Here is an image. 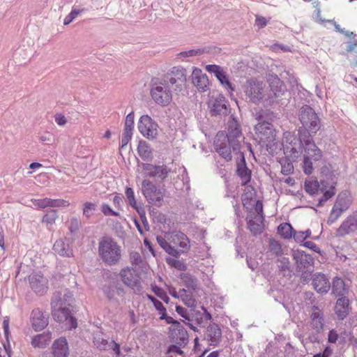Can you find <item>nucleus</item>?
I'll list each match as a JSON object with an SVG mask.
<instances>
[{
	"instance_id": "f257e3e1",
	"label": "nucleus",
	"mask_w": 357,
	"mask_h": 357,
	"mask_svg": "<svg viewBox=\"0 0 357 357\" xmlns=\"http://www.w3.org/2000/svg\"><path fill=\"white\" fill-rule=\"evenodd\" d=\"M244 139L241 126L236 118H232L227 123V132L220 131L214 140V147L217 153L226 161L232 160L233 153H240L241 142Z\"/></svg>"
},
{
	"instance_id": "f03ea898",
	"label": "nucleus",
	"mask_w": 357,
	"mask_h": 357,
	"mask_svg": "<svg viewBox=\"0 0 357 357\" xmlns=\"http://www.w3.org/2000/svg\"><path fill=\"white\" fill-rule=\"evenodd\" d=\"M298 119L302 124L298 132H301L303 138L304 135L312 138V134L317 133L321 127V119L313 108L309 105H303L299 110Z\"/></svg>"
},
{
	"instance_id": "7ed1b4c3",
	"label": "nucleus",
	"mask_w": 357,
	"mask_h": 357,
	"mask_svg": "<svg viewBox=\"0 0 357 357\" xmlns=\"http://www.w3.org/2000/svg\"><path fill=\"white\" fill-rule=\"evenodd\" d=\"M303 141L307 144L303 149V170L307 175H310L314 171V162L320 161L323 157L322 151L316 145L313 138H309L304 135Z\"/></svg>"
},
{
	"instance_id": "20e7f679",
	"label": "nucleus",
	"mask_w": 357,
	"mask_h": 357,
	"mask_svg": "<svg viewBox=\"0 0 357 357\" xmlns=\"http://www.w3.org/2000/svg\"><path fill=\"white\" fill-rule=\"evenodd\" d=\"M174 88L162 77L153 80L151 84L150 95L154 102L161 107H166L172 100Z\"/></svg>"
},
{
	"instance_id": "39448f33",
	"label": "nucleus",
	"mask_w": 357,
	"mask_h": 357,
	"mask_svg": "<svg viewBox=\"0 0 357 357\" xmlns=\"http://www.w3.org/2000/svg\"><path fill=\"white\" fill-rule=\"evenodd\" d=\"M52 314L54 319L59 323L68 322L70 329L77 327V319L72 315L71 310L62 305L61 294H54L52 301Z\"/></svg>"
},
{
	"instance_id": "423d86ee",
	"label": "nucleus",
	"mask_w": 357,
	"mask_h": 357,
	"mask_svg": "<svg viewBox=\"0 0 357 357\" xmlns=\"http://www.w3.org/2000/svg\"><path fill=\"white\" fill-rule=\"evenodd\" d=\"M307 142L303 141L301 132H298V137L290 132L284 134L282 142L284 154L287 157H291L293 160L301 156L303 149Z\"/></svg>"
},
{
	"instance_id": "0eeeda50",
	"label": "nucleus",
	"mask_w": 357,
	"mask_h": 357,
	"mask_svg": "<svg viewBox=\"0 0 357 357\" xmlns=\"http://www.w3.org/2000/svg\"><path fill=\"white\" fill-rule=\"evenodd\" d=\"M98 252L102 261L109 265L116 264L121 257V249L110 238H104L99 242Z\"/></svg>"
},
{
	"instance_id": "6e6552de",
	"label": "nucleus",
	"mask_w": 357,
	"mask_h": 357,
	"mask_svg": "<svg viewBox=\"0 0 357 357\" xmlns=\"http://www.w3.org/2000/svg\"><path fill=\"white\" fill-rule=\"evenodd\" d=\"M165 189L158 188L155 184L148 179L142 182V192L147 202L157 207H160L164 202Z\"/></svg>"
},
{
	"instance_id": "1a4fd4ad",
	"label": "nucleus",
	"mask_w": 357,
	"mask_h": 357,
	"mask_svg": "<svg viewBox=\"0 0 357 357\" xmlns=\"http://www.w3.org/2000/svg\"><path fill=\"white\" fill-rule=\"evenodd\" d=\"M201 309L202 312L196 309V307L190 308L188 322H185L192 331L199 334L202 333V329H198L195 325L199 326L202 328L206 321L212 319L211 314L204 306H202Z\"/></svg>"
},
{
	"instance_id": "9d476101",
	"label": "nucleus",
	"mask_w": 357,
	"mask_h": 357,
	"mask_svg": "<svg viewBox=\"0 0 357 357\" xmlns=\"http://www.w3.org/2000/svg\"><path fill=\"white\" fill-rule=\"evenodd\" d=\"M163 78L174 88L175 91H181L187 80V71L181 66H175Z\"/></svg>"
},
{
	"instance_id": "9b49d317",
	"label": "nucleus",
	"mask_w": 357,
	"mask_h": 357,
	"mask_svg": "<svg viewBox=\"0 0 357 357\" xmlns=\"http://www.w3.org/2000/svg\"><path fill=\"white\" fill-rule=\"evenodd\" d=\"M168 241H170L171 247L178 252V258L181 254H185L190 250V240L184 233L173 232L169 235Z\"/></svg>"
},
{
	"instance_id": "f8f14e48",
	"label": "nucleus",
	"mask_w": 357,
	"mask_h": 357,
	"mask_svg": "<svg viewBox=\"0 0 357 357\" xmlns=\"http://www.w3.org/2000/svg\"><path fill=\"white\" fill-rule=\"evenodd\" d=\"M201 329V336L210 346H217L220 342L222 331L217 324L210 323L206 327L203 325Z\"/></svg>"
},
{
	"instance_id": "ddd939ff",
	"label": "nucleus",
	"mask_w": 357,
	"mask_h": 357,
	"mask_svg": "<svg viewBox=\"0 0 357 357\" xmlns=\"http://www.w3.org/2000/svg\"><path fill=\"white\" fill-rule=\"evenodd\" d=\"M259 123L255 126L256 133L260 139L268 144L273 143L275 139V131L272 123L266 121H262L259 115L257 118Z\"/></svg>"
},
{
	"instance_id": "4468645a",
	"label": "nucleus",
	"mask_w": 357,
	"mask_h": 357,
	"mask_svg": "<svg viewBox=\"0 0 357 357\" xmlns=\"http://www.w3.org/2000/svg\"><path fill=\"white\" fill-rule=\"evenodd\" d=\"M205 69L208 73L213 74L222 86L227 91L231 93L235 90V86L230 82L227 72L222 67L215 64H209L206 66Z\"/></svg>"
},
{
	"instance_id": "2eb2a0df",
	"label": "nucleus",
	"mask_w": 357,
	"mask_h": 357,
	"mask_svg": "<svg viewBox=\"0 0 357 357\" xmlns=\"http://www.w3.org/2000/svg\"><path fill=\"white\" fill-rule=\"evenodd\" d=\"M138 130L148 139H154L158 135V124L148 115H143L138 122Z\"/></svg>"
},
{
	"instance_id": "dca6fc26",
	"label": "nucleus",
	"mask_w": 357,
	"mask_h": 357,
	"mask_svg": "<svg viewBox=\"0 0 357 357\" xmlns=\"http://www.w3.org/2000/svg\"><path fill=\"white\" fill-rule=\"evenodd\" d=\"M142 168L146 172V176L151 178H156L163 181L168 176L171 169L167 165H155L151 163H143Z\"/></svg>"
},
{
	"instance_id": "f3484780",
	"label": "nucleus",
	"mask_w": 357,
	"mask_h": 357,
	"mask_svg": "<svg viewBox=\"0 0 357 357\" xmlns=\"http://www.w3.org/2000/svg\"><path fill=\"white\" fill-rule=\"evenodd\" d=\"M120 276L126 286L133 289H140V277L135 269L130 267L124 268L121 271Z\"/></svg>"
},
{
	"instance_id": "a211bd4d",
	"label": "nucleus",
	"mask_w": 357,
	"mask_h": 357,
	"mask_svg": "<svg viewBox=\"0 0 357 357\" xmlns=\"http://www.w3.org/2000/svg\"><path fill=\"white\" fill-rule=\"evenodd\" d=\"M292 257L295 261L298 272H303L305 270H307L314 265L313 257L310 255L306 254L303 250H293Z\"/></svg>"
},
{
	"instance_id": "6ab92c4d",
	"label": "nucleus",
	"mask_w": 357,
	"mask_h": 357,
	"mask_svg": "<svg viewBox=\"0 0 357 357\" xmlns=\"http://www.w3.org/2000/svg\"><path fill=\"white\" fill-rule=\"evenodd\" d=\"M29 281L31 288L36 294L43 295L47 291L48 280L40 272L30 275Z\"/></svg>"
},
{
	"instance_id": "aec40b11",
	"label": "nucleus",
	"mask_w": 357,
	"mask_h": 357,
	"mask_svg": "<svg viewBox=\"0 0 357 357\" xmlns=\"http://www.w3.org/2000/svg\"><path fill=\"white\" fill-rule=\"evenodd\" d=\"M239 156L240 160L236 164V174L240 177L242 185H248L251 180L252 172L251 170L247 167L244 153L242 151L240 153H234Z\"/></svg>"
},
{
	"instance_id": "412c9836",
	"label": "nucleus",
	"mask_w": 357,
	"mask_h": 357,
	"mask_svg": "<svg viewBox=\"0 0 357 357\" xmlns=\"http://www.w3.org/2000/svg\"><path fill=\"white\" fill-rule=\"evenodd\" d=\"M245 92L249 100L255 104L259 102L264 96L261 84L256 81L249 82Z\"/></svg>"
},
{
	"instance_id": "4be33fe9",
	"label": "nucleus",
	"mask_w": 357,
	"mask_h": 357,
	"mask_svg": "<svg viewBox=\"0 0 357 357\" xmlns=\"http://www.w3.org/2000/svg\"><path fill=\"white\" fill-rule=\"evenodd\" d=\"M170 337L175 344L180 347H185L188 343V333L185 328L181 324H178L175 328H170Z\"/></svg>"
},
{
	"instance_id": "5701e85b",
	"label": "nucleus",
	"mask_w": 357,
	"mask_h": 357,
	"mask_svg": "<svg viewBox=\"0 0 357 357\" xmlns=\"http://www.w3.org/2000/svg\"><path fill=\"white\" fill-rule=\"evenodd\" d=\"M48 315L40 309H34L31 312V321L32 327L36 331L43 330L48 325Z\"/></svg>"
},
{
	"instance_id": "b1692460",
	"label": "nucleus",
	"mask_w": 357,
	"mask_h": 357,
	"mask_svg": "<svg viewBox=\"0 0 357 357\" xmlns=\"http://www.w3.org/2000/svg\"><path fill=\"white\" fill-rule=\"evenodd\" d=\"M210 112L212 116H225L229 113L227 100L222 96H219L209 104Z\"/></svg>"
},
{
	"instance_id": "393cba45",
	"label": "nucleus",
	"mask_w": 357,
	"mask_h": 357,
	"mask_svg": "<svg viewBox=\"0 0 357 357\" xmlns=\"http://www.w3.org/2000/svg\"><path fill=\"white\" fill-rule=\"evenodd\" d=\"M357 230V216L349 215L337 229V236H344Z\"/></svg>"
},
{
	"instance_id": "a878e982",
	"label": "nucleus",
	"mask_w": 357,
	"mask_h": 357,
	"mask_svg": "<svg viewBox=\"0 0 357 357\" xmlns=\"http://www.w3.org/2000/svg\"><path fill=\"white\" fill-rule=\"evenodd\" d=\"M53 251L61 257H70L73 255L70 240L68 238L56 240L53 245Z\"/></svg>"
},
{
	"instance_id": "bb28decb",
	"label": "nucleus",
	"mask_w": 357,
	"mask_h": 357,
	"mask_svg": "<svg viewBox=\"0 0 357 357\" xmlns=\"http://www.w3.org/2000/svg\"><path fill=\"white\" fill-rule=\"evenodd\" d=\"M253 215V214H247L245 220L248 229L254 236H257L263 232L264 219H259V217Z\"/></svg>"
},
{
	"instance_id": "cd10ccee",
	"label": "nucleus",
	"mask_w": 357,
	"mask_h": 357,
	"mask_svg": "<svg viewBox=\"0 0 357 357\" xmlns=\"http://www.w3.org/2000/svg\"><path fill=\"white\" fill-rule=\"evenodd\" d=\"M312 285L314 289L320 294L327 293L331 288V284L326 276L320 273H317L313 275Z\"/></svg>"
},
{
	"instance_id": "c85d7f7f",
	"label": "nucleus",
	"mask_w": 357,
	"mask_h": 357,
	"mask_svg": "<svg viewBox=\"0 0 357 357\" xmlns=\"http://www.w3.org/2000/svg\"><path fill=\"white\" fill-rule=\"evenodd\" d=\"M192 82L199 89L206 91L208 85V79L206 75L203 74L200 69L195 68L192 73Z\"/></svg>"
},
{
	"instance_id": "c756f323",
	"label": "nucleus",
	"mask_w": 357,
	"mask_h": 357,
	"mask_svg": "<svg viewBox=\"0 0 357 357\" xmlns=\"http://www.w3.org/2000/svg\"><path fill=\"white\" fill-rule=\"evenodd\" d=\"M349 312V301L345 296L339 298L335 306V313L339 320H344Z\"/></svg>"
},
{
	"instance_id": "7c9ffc66",
	"label": "nucleus",
	"mask_w": 357,
	"mask_h": 357,
	"mask_svg": "<svg viewBox=\"0 0 357 357\" xmlns=\"http://www.w3.org/2000/svg\"><path fill=\"white\" fill-rule=\"evenodd\" d=\"M54 357H68L69 349L66 337H60L54 341L53 346Z\"/></svg>"
},
{
	"instance_id": "2f4dec72",
	"label": "nucleus",
	"mask_w": 357,
	"mask_h": 357,
	"mask_svg": "<svg viewBox=\"0 0 357 357\" xmlns=\"http://www.w3.org/2000/svg\"><path fill=\"white\" fill-rule=\"evenodd\" d=\"M324 317L321 311L313 312L310 314L311 326L317 333H320L324 330Z\"/></svg>"
},
{
	"instance_id": "473e14b6",
	"label": "nucleus",
	"mask_w": 357,
	"mask_h": 357,
	"mask_svg": "<svg viewBox=\"0 0 357 357\" xmlns=\"http://www.w3.org/2000/svg\"><path fill=\"white\" fill-rule=\"evenodd\" d=\"M137 153L144 161H151L153 153L150 146L145 141H140L137 146Z\"/></svg>"
},
{
	"instance_id": "72a5a7b5",
	"label": "nucleus",
	"mask_w": 357,
	"mask_h": 357,
	"mask_svg": "<svg viewBox=\"0 0 357 357\" xmlns=\"http://www.w3.org/2000/svg\"><path fill=\"white\" fill-rule=\"evenodd\" d=\"M269 85L271 91L275 97L281 96L286 90L284 84L278 77H274L270 82Z\"/></svg>"
},
{
	"instance_id": "f704fd0d",
	"label": "nucleus",
	"mask_w": 357,
	"mask_h": 357,
	"mask_svg": "<svg viewBox=\"0 0 357 357\" xmlns=\"http://www.w3.org/2000/svg\"><path fill=\"white\" fill-rule=\"evenodd\" d=\"M276 263L279 271L282 272L284 276L291 275V273L293 271V269L289 259L288 257H280L277 259Z\"/></svg>"
},
{
	"instance_id": "c9c22d12",
	"label": "nucleus",
	"mask_w": 357,
	"mask_h": 357,
	"mask_svg": "<svg viewBox=\"0 0 357 357\" xmlns=\"http://www.w3.org/2000/svg\"><path fill=\"white\" fill-rule=\"evenodd\" d=\"M294 232L293 227L289 223L283 222L278 227V233L284 239L294 238Z\"/></svg>"
},
{
	"instance_id": "e433bc0d",
	"label": "nucleus",
	"mask_w": 357,
	"mask_h": 357,
	"mask_svg": "<svg viewBox=\"0 0 357 357\" xmlns=\"http://www.w3.org/2000/svg\"><path fill=\"white\" fill-rule=\"evenodd\" d=\"M157 242L159 245L169 255L178 258V252L176 249L171 247L169 241H167L165 237L158 236L156 238Z\"/></svg>"
},
{
	"instance_id": "4c0bfd02",
	"label": "nucleus",
	"mask_w": 357,
	"mask_h": 357,
	"mask_svg": "<svg viewBox=\"0 0 357 357\" xmlns=\"http://www.w3.org/2000/svg\"><path fill=\"white\" fill-rule=\"evenodd\" d=\"M180 279L184 285L193 291L197 289V280L188 273H183L180 275Z\"/></svg>"
},
{
	"instance_id": "58836bf2",
	"label": "nucleus",
	"mask_w": 357,
	"mask_h": 357,
	"mask_svg": "<svg viewBox=\"0 0 357 357\" xmlns=\"http://www.w3.org/2000/svg\"><path fill=\"white\" fill-rule=\"evenodd\" d=\"M346 291L345 284L342 279L335 278L333 281L332 292L335 296H343Z\"/></svg>"
},
{
	"instance_id": "ea45409f",
	"label": "nucleus",
	"mask_w": 357,
	"mask_h": 357,
	"mask_svg": "<svg viewBox=\"0 0 357 357\" xmlns=\"http://www.w3.org/2000/svg\"><path fill=\"white\" fill-rule=\"evenodd\" d=\"M294 160L291 157H285L280 159V163L281 165V173L284 175H289L294 172V166L292 162Z\"/></svg>"
},
{
	"instance_id": "a19ab883",
	"label": "nucleus",
	"mask_w": 357,
	"mask_h": 357,
	"mask_svg": "<svg viewBox=\"0 0 357 357\" xmlns=\"http://www.w3.org/2000/svg\"><path fill=\"white\" fill-rule=\"evenodd\" d=\"M131 207L132 208H134L139 214L140 219L142 222V224L144 225V228L146 230H149V222H148V220L146 217V211H145L143 204L139 202H137V204H135V206H131Z\"/></svg>"
},
{
	"instance_id": "79ce46f5",
	"label": "nucleus",
	"mask_w": 357,
	"mask_h": 357,
	"mask_svg": "<svg viewBox=\"0 0 357 357\" xmlns=\"http://www.w3.org/2000/svg\"><path fill=\"white\" fill-rule=\"evenodd\" d=\"M165 261L169 266L178 271H185L188 268V266L185 262L183 261L178 260V258L167 257Z\"/></svg>"
},
{
	"instance_id": "37998d69",
	"label": "nucleus",
	"mask_w": 357,
	"mask_h": 357,
	"mask_svg": "<svg viewBox=\"0 0 357 357\" xmlns=\"http://www.w3.org/2000/svg\"><path fill=\"white\" fill-rule=\"evenodd\" d=\"M319 184L317 180L306 181L305 182V190L310 195L317 193Z\"/></svg>"
},
{
	"instance_id": "c03bdc74",
	"label": "nucleus",
	"mask_w": 357,
	"mask_h": 357,
	"mask_svg": "<svg viewBox=\"0 0 357 357\" xmlns=\"http://www.w3.org/2000/svg\"><path fill=\"white\" fill-rule=\"evenodd\" d=\"M248 214H253V216L259 217V219H264L265 215L263 209V203L261 200H257L253 209H250Z\"/></svg>"
},
{
	"instance_id": "a18cd8bd",
	"label": "nucleus",
	"mask_w": 357,
	"mask_h": 357,
	"mask_svg": "<svg viewBox=\"0 0 357 357\" xmlns=\"http://www.w3.org/2000/svg\"><path fill=\"white\" fill-rule=\"evenodd\" d=\"M56 293L61 294L62 305H63V306L64 305H68V306L72 305L74 298H73V294L70 290L66 289L63 290V291H56L54 294H56Z\"/></svg>"
},
{
	"instance_id": "49530a36",
	"label": "nucleus",
	"mask_w": 357,
	"mask_h": 357,
	"mask_svg": "<svg viewBox=\"0 0 357 357\" xmlns=\"http://www.w3.org/2000/svg\"><path fill=\"white\" fill-rule=\"evenodd\" d=\"M350 205L349 200L346 197H342L339 195L337 198L336 202L334 204V206L338 208L340 212H344L347 211Z\"/></svg>"
},
{
	"instance_id": "de8ad7c7",
	"label": "nucleus",
	"mask_w": 357,
	"mask_h": 357,
	"mask_svg": "<svg viewBox=\"0 0 357 357\" xmlns=\"http://www.w3.org/2000/svg\"><path fill=\"white\" fill-rule=\"evenodd\" d=\"M58 218V211L56 209H50L47 213L43 217L42 222L47 225H52Z\"/></svg>"
},
{
	"instance_id": "09e8293b",
	"label": "nucleus",
	"mask_w": 357,
	"mask_h": 357,
	"mask_svg": "<svg viewBox=\"0 0 357 357\" xmlns=\"http://www.w3.org/2000/svg\"><path fill=\"white\" fill-rule=\"evenodd\" d=\"M269 250L272 253L278 256L282 255L283 250L281 244L275 239L271 238L269 240Z\"/></svg>"
},
{
	"instance_id": "8fccbe9b",
	"label": "nucleus",
	"mask_w": 357,
	"mask_h": 357,
	"mask_svg": "<svg viewBox=\"0 0 357 357\" xmlns=\"http://www.w3.org/2000/svg\"><path fill=\"white\" fill-rule=\"evenodd\" d=\"M181 298L184 304L190 307V309L196 307L197 301L192 296V292L188 294H181Z\"/></svg>"
},
{
	"instance_id": "3c124183",
	"label": "nucleus",
	"mask_w": 357,
	"mask_h": 357,
	"mask_svg": "<svg viewBox=\"0 0 357 357\" xmlns=\"http://www.w3.org/2000/svg\"><path fill=\"white\" fill-rule=\"evenodd\" d=\"M96 210V204L92 202H85L83 205V215L89 218Z\"/></svg>"
},
{
	"instance_id": "603ef678",
	"label": "nucleus",
	"mask_w": 357,
	"mask_h": 357,
	"mask_svg": "<svg viewBox=\"0 0 357 357\" xmlns=\"http://www.w3.org/2000/svg\"><path fill=\"white\" fill-rule=\"evenodd\" d=\"M311 236V231L310 229H307L304 231H295L294 234V238L296 242L297 243H302L303 242L306 238H310Z\"/></svg>"
},
{
	"instance_id": "864d4df0",
	"label": "nucleus",
	"mask_w": 357,
	"mask_h": 357,
	"mask_svg": "<svg viewBox=\"0 0 357 357\" xmlns=\"http://www.w3.org/2000/svg\"><path fill=\"white\" fill-rule=\"evenodd\" d=\"M335 194L334 187H331L329 190H326L321 198L319 199L317 206L321 207L323 206V204L326 202L327 200L333 197Z\"/></svg>"
},
{
	"instance_id": "5fc2aeb1",
	"label": "nucleus",
	"mask_w": 357,
	"mask_h": 357,
	"mask_svg": "<svg viewBox=\"0 0 357 357\" xmlns=\"http://www.w3.org/2000/svg\"><path fill=\"white\" fill-rule=\"evenodd\" d=\"M152 290L155 294L161 300H162L165 303H169L170 299L167 293L162 288L158 286H154L153 287Z\"/></svg>"
},
{
	"instance_id": "6e6d98bb",
	"label": "nucleus",
	"mask_w": 357,
	"mask_h": 357,
	"mask_svg": "<svg viewBox=\"0 0 357 357\" xmlns=\"http://www.w3.org/2000/svg\"><path fill=\"white\" fill-rule=\"evenodd\" d=\"M125 195L126 197V199L128 200V202L130 206H135V204L137 203V202L135 199V192L132 188L126 187L125 190Z\"/></svg>"
},
{
	"instance_id": "4d7b16f0",
	"label": "nucleus",
	"mask_w": 357,
	"mask_h": 357,
	"mask_svg": "<svg viewBox=\"0 0 357 357\" xmlns=\"http://www.w3.org/2000/svg\"><path fill=\"white\" fill-rule=\"evenodd\" d=\"M342 213L343 212H340L338 208L333 206L329 215L327 223L328 225H332L341 216Z\"/></svg>"
},
{
	"instance_id": "13d9d810",
	"label": "nucleus",
	"mask_w": 357,
	"mask_h": 357,
	"mask_svg": "<svg viewBox=\"0 0 357 357\" xmlns=\"http://www.w3.org/2000/svg\"><path fill=\"white\" fill-rule=\"evenodd\" d=\"M134 128V112H130L126 117L125 128L123 130L132 132Z\"/></svg>"
},
{
	"instance_id": "bf43d9fd",
	"label": "nucleus",
	"mask_w": 357,
	"mask_h": 357,
	"mask_svg": "<svg viewBox=\"0 0 357 357\" xmlns=\"http://www.w3.org/2000/svg\"><path fill=\"white\" fill-rule=\"evenodd\" d=\"M83 10L79 9H72L71 12L65 17L63 24L68 25L75 20L79 14H80Z\"/></svg>"
},
{
	"instance_id": "052dcab7",
	"label": "nucleus",
	"mask_w": 357,
	"mask_h": 357,
	"mask_svg": "<svg viewBox=\"0 0 357 357\" xmlns=\"http://www.w3.org/2000/svg\"><path fill=\"white\" fill-rule=\"evenodd\" d=\"M69 205L70 203L68 201L61 199H52L50 198V207H67Z\"/></svg>"
},
{
	"instance_id": "680f3d73",
	"label": "nucleus",
	"mask_w": 357,
	"mask_h": 357,
	"mask_svg": "<svg viewBox=\"0 0 357 357\" xmlns=\"http://www.w3.org/2000/svg\"><path fill=\"white\" fill-rule=\"evenodd\" d=\"M147 298L153 304L155 308L159 312V314L165 311L166 308L159 300L155 298L153 296L149 294L147 295Z\"/></svg>"
},
{
	"instance_id": "e2e57ef3",
	"label": "nucleus",
	"mask_w": 357,
	"mask_h": 357,
	"mask_svg": "<svg viewBox=\"0 0 357 357\" xmlns=\"http://www.w3.org/2000/svg\"><path fill=\"white\" fill-rule=\"evenodd\" d=\"M101 211L102 213L107 216L112 215V216H119L120 214L119 212H116L112 209V208L107 204L103 203L101 205Z\"/></svg>"
},
{
	"instance_id": "0e129e2a",
	"label": "nucleus",
	"mask_w": 357,
	"mask_h": 357,
	"mask_svg": "<svg viewBox=\"0 0 357 357\" xmlns=\"http://www.w3.org/2000/svg\"><path fill=\"white\" fill-rule=\"evenodd\" d=\"M102 291L105 296L109 300H112L114 297V285L109 284L108 285H104L102 287Z\"/></svg>"
},
{
	"instance_id": "69168bd1",
	"label": "nucleus",
	"mask_w": 357,
	"mask_h": 357,
	"mask_svg": "<svg viewBox=\"0 0 357 357\" xmlns=\"http://www.w3.org/2000/svg\"><path fill=\"white\" fill-rule=\"evenodd\" d=\"M130 260L132 265L139 266L142 262V258L138 252H131L130 254Z\"/></svg>"
},
{
	"instance_id": "338daca9",
	"label": "nucleus",
	"mask_w": 357,
	"mask_h": 357,
	"mask_svg": "<svg viewBox=\"0 0 357 357\" xmlns=\"http://www.w3.org/2000/svg\"><path fill=\"white\" fill-rule=\"evenodd\" d=\"M80 221L78 218L73 217L70 219V225H69V230L71 233L76 232L79 230L80 227Z\"/></svg>"
},
{
	"instance_id": "774afa93",
	"label": "nucleus",
	"mask_w": 357,
	"mask_h": 357,
	"mask_svg": "<svg viewBox=\"0 0 357 357\" xmlns=\"http://www.w3.org/2000/svg\"><path fill=\"white\" fill-rule=\"evenodd\" d=\"M44 338L43 335H38L32 338L31 345L36 348H43L45 347V344L42 342V340Z\"/></svg>"
}]
</instances>
